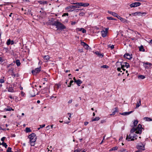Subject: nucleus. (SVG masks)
Listing matches in <instances>:
<instances>
[{
	"mask_svg": "<svg viewBox=\"0 0 152 152\" xmlns=\"http://www.w3.org/2000/svg\"><path fill=\"white\" fill-rule=\"evenodd\" d=\"M52 25L56 26L57 30L62 31L63 30L66 28V27L64 25L58 21H54L52 23Z\"/></svg>",
	"mask_w": 152,
	"mask_h": 152,
	"instance_id": "1",
	"label": "nucleus"
},
{
	"mask_svg": "<svg viewBox=\"0 0 152 152\" xmlns=\"http://www.w3.org/2000/svg\"><path fill=\"white\" fill-rule=\"evenodd\" d=\"M28 137L30 139V142L31 145L34 146L35 145V142L37 139L36 134L34 133H32L29 135Z\"/></svg>",
	"mask_w": 152,
	"mask_h": 152,
	"instance_id": "2",
	"label": "nucleus"
},
{
	"mask_svg": "<svg viewBox=\"0 0 152 152\" xmlns=\"http://www.w3.org/2000/svg\"><path fill=\"white\" fill-rule=\"evenodd\" d=\"M145 145L142 142L138 143L136 145V148L138 150H140L141 151L145 150Z\"/></svg>",
	"mask_w": 152,
	"mask_h": 152,
	"instance_id": "3",
	"label": "nucleus"
},
{
	"mask_svg": "<svg viewBox=\"0 0 152 152\" xmlns=\"http://www.w3.org/2000/svg\"><path fill=\"white\" fill-rule=\"evenodd\" d=\"M143 129L142 127V125L140 124H139L137 127L135 128L136 132L135 133L140 134L142 133V129Z\"/></svg>",
	"mask_w": 152,
	"mask_h": 152,
	"instance_id": "4",
	"label": "nucleus"
},
{
	"mask_svg": "<svg viewBox=\"0 0 152 152\" xmlns=\"http://www.w3.org/2000/svg\"><path fill=\"white\" fill-rule=\"evenodd\" d=\"M41 70V67L40 66L39 68H37L32 71L31 72L34 75H36L37 73H39Z\"/></svg>",
	"mask_w": 152,
	"mask_h": 152,
	"instance_id": "5",
	"label": "nucleus"
},
{
	"mask_svg": "<svg viewBox=\"0 0 152 152\" xmlns=\"http://www.w3.org/2000/svg\"><path fill=\"white\" fill-rule=\"evenodd\" d=\"M143 65L145 69H149L151 66L152 65V64L148 62H143Z\"/></svg>",
	"mask_w": 152,
	"mask_h": 152,
	"instance_id": "6",
	"label": "nucleus"
},
{
	"mask_svg": "<svg viewBox=\"0 0 152 152\" xmlns=\"http://www.w3.org/2000/svg\"><path fill=\"white\" fill-rule=\"evenodd\" d=\"M140 3L139 2H135L130 4V6L131 7H134L140 6L141 5Z\"/></svg>",
	"mask_w": 152,
	"mask_h": 152,
	"instance_id": "7",
	"label": "nucleus"
},
{
	"mask_svg": "<svg viewBox=\"0 0 152 152\" xmlns=\"http://www.w3.org/2000/svg\"><path fill=\"white\" fill-rule=\"evenodd\" d=\"M124 57L130 60L132 57V54H129L128 53H126L124 56Z\"/></svg>",
	"mask_w": 152,
	"mask_h": 152,
	"instance_id": "8",
	"label": "nucleus"
},
{
	"mask_svg": "<svg viewBox=\"0 0 152 152\" xmlns=\"http://www.w3.org/2000/svg\"><path fill=\"white\" fill-rule=\"evenodd\" d=\"M78 5H79V7L80 6H82L84 7H87L89 5V4L87 3H77Z\"/></svg>",
	"mask_w": 152,
	"mask_h": 152,
	"instance_id": "9",
	"label": "nucleus"
},
{
	"mask_svg": "<svg viewBox=\"0 0 152 152\" xmlns=\"http://www.w3.org/2000/svg\"><path fill=\"white\" fill-rule=\"evenodd\" d=\"M81 45L83 46L84 48L86 49H88L89 46L86 43L81 42Z\"/></svg>",
	"mask_w": 152,
	"mask_h": 152,
	"instance_id": "10",
	"label": "nucleus"
},
{
	"mask_svg": "<svg viewBox=\"0 0 152 152\" xmlns=\"http://www.w3.org/2000/svg\"><path fill=\"white\" fill-rule=\"evenodd\" d=\"M133 135V134L130 133L129 136L127 135L126 139L128 140L129 141H132L131 140L132 139Z\"/></svg>",
	"mask_w": 152,
	"mask_h": 152,
	"instance_id": "11",
	"label": "nucleus"
},
{
	"mask_svg": "<svg viewBox=\"0 0 152 152\" xmlns=\"http://www.w3.org/2000/svg\"><path fill=\"white\" fill-rule=\"evenodd\" d=\"M101 33L102 36L103 37H106L107 35V33L106 32L104 31V30L102 31L101 32Z\"/></svg>",
	"mask_w": 152,
	"mask_h": 152,
	"instance_id": "12",
	"label": "nucleus"
},
{
	"mask_svg": "<svg viewBox=\"0 0 152 152\" xmlns=\"http://www.w3.org/2000/svg\"><path fill=\"white\" fill-rule=\"evenodd\" d=\"M4 111H10L11 110H14L12 108L10 107L9 106H7V108H4Z\"/></svg>",
	"mask_w": 152,
	"mask_h": 152,
	"instance_id": "13",
	"label": "nucleus"
},
{
	"mask_svg": "<svg viewBox=\"0 0 152 152\" xmlns=\"http://www.w3.org/2000/svg\"><path fill=\"white\" fill-rule=\"evenodd\" d=\"M108 12L115 17L117 15V14L114 12L108 11Z\"/></svg>",
	"mask_w": 152,
	"mask_h": 152,
	"instance_id": "14",
	"label": "nucleus"
},
{
	"mask_svg": "<svg viewBox=\"0 0 152 152\" xmlns=\"http://www.w3.org/2000/svg\"><path fill=\"white\" fill-rule=\"evenodd\" d=\"M75 83H76L78 86H80V84L82 83V82L80 80L78 79L77 81H75Z\"/></svg>",
	"mask_w": 152,
	"mask_h": 152,
	"instance_id": "15",
	"label": "nucleus"
},
{
	"mask_svg": "<svg viewBox=\"0 0 152 152\" xmlns=\"http://www.w3.org/2000/svg\"><path fill=\"white\" fill-rule=\"evenodd\" d=\"M76 4V5H72L70 6V8L71 9H75V8H79V5H78L77 3Z\"/></svg>",
	"mask_w": 152,
	"mask_h": 152,
	"instance_id": "16",
	"label": "nucleus"
},
{
	"mask_svg": "<svg viewBox=\"0 0 152 152\" xmlns=\"http://www.w3.org/2000/svg\"><path fill=\"white\" fill-rule=\"evenodd\" d=\"M133 111H131L129 112H125L124 113H121V114L123 115H129V114H130L131 113L133 112Z\"/></svg>",
	"mask_w": 152,
	"mask_h": 152,
	"instance_id": "17",
	"label": "nucleus"
},
{
	"mask_svg": "<svg viewBox=\"0 0 152 152\" xmlns=\"http://www.w3.org/2000/svg\"><path fill=\"white\" fill-rule=\"evenodd\" d=\"M118 107L115 108L114 111L112 112V113L110 115H114L115 114V113L118 112Z\"/></svg>",
	"mask_w": 152,
	"mask_h": 152,
	"instance_id": "18",
	"label": "nucleus"
},
{
	"mask_svg": "<svg viewBox=\"0 0 152 152\" xmlns=\"http://www.w3.org/2000/svg\"><path fill=\"white\" fill-rule=\"evenodd\" d=\"M96 54L98 55V56L101 58H102L103 57V55L100 53L98 51H96L95 52Z\"/></svg>",
	"mask_w": 152,
	"mask_h": 152,
	"instance_id": "19",
	"label": "nucleus"
},
{
	"mask_svg": "<svg viewBox=\"0 0 152 152\" xmlns=\"http://www.w3.org/2000/svg\"><path fill=\"white\" fill-rule=\"evenodd\" d=\"M124 64H125V65H124V64L122 65L121 63V66H124V67H126L127 68H128L129 67L130 65H129V64L128 63H127L126 62H124Z\"/></svg>",
	"mask_w": 152,
	"mask_h": 152,
	"instance_id": "20",
	"label": "nucleus"
},
{
	"mask_svg": "<svg viewBox=\"0 0 152 152\" xmlns=\"http://www.w3.org/2000/svg\"><path fill=\"white\" fill-rule=\"evenodd\" d=\"M38 3L41 4H45L47 3V1H38Z\"/></svg>",
	"mask_w": 152,
	"mask_h": 152,
	"instance_id": "21",
	"label": "nucleus"
},
{
	"mask_svg": "<svg viewBox=\"0 0 152 152\" xmlns=\"http://www.w3.org/2000/svg\"><path fill=\"white\" fill-rule=\"evenodd\" d=\"M8 91L11 92H14V91L12 87H10L8 89Z\"/></svg>",
	"mask_w": 152,
	"mask_h": 152,
	"instance_id": "22",
	"label": "nucleus"
},
{
	"mask_svg": "<svg viewBox=\"0 0 152 152\" xmlns=\"http://www.w3.org/2000/svg\"><path fill=\"white\" fill-rule=\"evenodd\" d=\"M140 14H141L140 12H135L132 13V15L134 16L136 15H140Z\"/></svg>",
	"mask_w": 152,
	"mask_h": 152,
	"instance_id": "23",
	"label": "nucleus"
},
{
	"mask_svg": "<svg viewBox=\"0 0 152 152\" xmlns=\"http://www.w3.org/2000/svg\"><path fill=\"white\" fill-rule=\"evenodd\" d=\"M139 48V50L140 51L144 52L145 50L143 46L141 45Z\"/></svg>",
	"mask_w": 152,
	"mask_h": 152,
	"instance_id": "24",
	"label": "nucleus"
},
{
	"mask_svg": "<svg viewBox=\"0 0 152 152\" xmlns=\"http://www.w3.org/2000/svg\"><path fill=\"white\" fill-rule=\"evenodd\" d=\"M144 120H145L146 121H152V119H151L149 118L145 117L143 118Z\"/></svg>",
	"mask_w": 152,
	"mask_h": 152,
	"instance_id": "25",
	"label": "nucleus"
},
{
	"mask_svg": "<svg viewBox=\"0 0 152 152\" xmlns=\"http://www.w3.org/2000/svg\"><path fill=\"white\" fill-rule=\"evenodd\" d=\"M15 63L18 66H19L20 65V63L19 60L17 59L15 61Z\"/></svg>",
	"mask_w": 152,
	"mask_h": 152,
	"instance_id": "26",
	"label": "nucleus"
},
{
	"mask_svg": "<svg viewBox=\"0 0 152 152\" xmlns=\"http://www.w3.org/2000/svg\"><path fill=\"white\" fill-rule=\"evenodd\" d=\"M100 118L99 117H96L95 118L92 119L91 120L92 121H98L99 120Z\"/></svg>",
	"mask_w": 152,
	"mask_h": 152,
	"instance_id": "27",
	"label": "nucleus"
},
{
	"mask_svg": "<svg viewBox=\"0 0 152 152\" xmlns=\"http://www.w3.org/2000/svg\"><path fill=\"white\" fill-rule=\"evenodd\" d=\"M10 71V69H9V71ZM10 71H12V74H11V75L12 76V77H13V78H14L16 76H17V77H18V75H16V74H15L14 72H13V69H11L10 70Z\"/></svg>",
	"mask_w": 152,
	"mask_h": 152,
	"instance_id": "28",
	"label": "nucleus"
},
{
	"mask_svg": "<svg viewBox=\"0 0 152 152\" xmlns=\"http://www.w3.org/2000/svg\"><path fill=\"white\" fill-rule=\"evenodd\" d=\"M137 135L135 134H133L132 137V139H131L132 140H134V139H137Z\"/></svg>",
	"mask_w": 152,
	"mask_h": 152,
	"instance_id": "29",
	"label": "nucleus"
},
{
	"mask_svg": "<svg viewBox=\"0 0 152 152\" xmlns=\"http://www.w3.org/2000/svg\"><path fill=\"white\" fill-rule=\"evenodd\" d=\"M26 132L28 133L31 132V130L29 128L26 127Z\"/></svg>",
	"mask_w": 152,
	"mask_h": 152,
	"instance_id": "30",
	"label": "nucleus"
},
{
	"mask_svg": "<svg viewBox=\"0 0 152 152\" xmlns=\"http://www.w3.org/2000/svg\"><path fill=\"white\" fill-rule=\"evenodd\" d=\"M3 146H4L6 148H7V145L6 143L4 142H3L1 144Z\"/></svg>",
	"mask_w": 152,
	"mask_h": 152,
	"instance_id": "31",
	"label": "nucleus"
},
{
	"mask_svg": "<svg viewBox=\"0 0 152 152\" xmlns=\"http://www.w3.org/2000/svg\"><path fill=\"white\" fill-rule=\"evenodd\" d=\"M136 132V129L134 127L132 128L130 130V133L133 134V133L134 132Z\"/></svg>",
	"mask_w": 152,
	"mask_h": 152,
	"instance_id": "32",
	"label": "nucleus"
},
{
	"mask_svg": "<svg viewBox=\"0 0 152 152\" xmlns=\"http://www.w3.org/2000/svg\"><path fill=\"white\" fill-rule=\"evenodd\" d=\"M138 123V121L137 120H134L133 123L134 126H136L137 125Z\"/></svg>",
	"mask_w": 152,
	"mask_h": 152,
	"instance_id": "33",
	"label": "nucleus"
},
{
	"mask_svg": "<svg viewBox=\"0 0 152 152\" xmlns=\"http://www.w3.org/2000/svg\"><path fill=\"white\" fill-rule=\"evenodd\" d=\"M118 148V147L117 146H115L114 147H113L112 148H111L110 150V151H115L117 150Z\"/></svg>",
	"mask_w": 152,
	"mask_h": 152,
	"instance_id": "34",
	"label": "nucleus"
},
{
	"mask_svg": "<svg viewBox=\"0 0 152 152\" xmlns=\"http://www.w3.org/2000/svg\"><path fill=\"white\" fill-rule=\"evenodd\" d=\"M120 20L121 22H123L124 23H126L127 21V20L126 19L122 18Z\"/></svg>",
	"mask_w": 152,
	"mask_h": 152,
	"instance_id": "35",
	"label": "nucleus"
},
{
	"mask_svg": "<svg viewBox=\"0 0 152 152\" xmlns=\"http://www.w3.org/2000/svg\"><path fill=\"white\" fill-rule=\"evenodd\" d=\"M108 48H110L111 49H113L114 48V46L113 45H107Z\"/></svg>",
	"mask_w": 152,
	"mask_h": 152,
	"instance_id": "36",
	"label": "nucleus"
},
{
	"mask_svg": "<svg viewBox=\"0 0 152 152\" xmlns=\"http://www.w3.org/2000/svg\"><path fill=\"white\" fill-rule=\"evenodd\" d=\"M50 57L49 56H45L44 57V58L45 60H49Z\"/></svg>",
	"mask_w": 152,
	"mask_h": 152,
	"instance_id": "37",
	"label": "nucleus"
},
{
	"mask_svg": "<svg viewBox=\"0 0 152 152\" xmlns=\"http://www.w3.org/2000/svg\"><path fill=\"white\" fill-rule=\"evenodd\" d=\"M141 105V101L140 100H139V102H138L137 103L136 105V107H138L139 106H140Z\"/></svg>",
	"mask_w": 152,
	"mask_h": 152,
	"instance_id": "38",
	"label": "nucleus"
},
{
	"mask_svg": "<svg viewBox=\"0 0 152 152\" xmlns=\"http://www.w3.org/2000/svg\"><path fill=\"white\" fill-rule=\"evenodd\" d=\"M12 148L10 147H8L7 150V152H12L11 150Z\"/></svg>",
	"mask_w": 152,
	"mask_h": 152,
	"instance_id": "39",
	"label": "nucleus"
},
{
	"mask_svg": "<svg viewBox=\"0 0 152 152\" xmlns=\"http://www.w3.org/2000/svg\"><path fill=\"white\" fill-rule=\"evenodd\" d=\"M138 77L142 79H143L145 78V76L143 75H139Z\"/></svg>",
	"mask_w": 152,
	"mask_h": 152,
	"instance_id": "40",
	"label": "nucleus"
},
{
	"mask_svg": "<svg viewBox=\"0 0 152 152\" xmlns=\"http://www.w3.org/2000/svg\"><path fill=\"white\" fill-rule=\"evenodd\" d=\"M140 13L141 14L140 15H141V16H145L147 14V13L146 12H140Z\"/></svg>",
	"mask_w": 152,
	"mask_h": 152,
	"instance_id": "41",
	"label": "nucleus"
},
{
	"mask_svg": "<svg viewBox=\"0 0 152 152\" xmlns=\"http://www.w3.org/2000/svg\"><path fill=\"white\" fill-rule=\"evenodd\" d=\"M101 67L102 68H104L107 69V68H108L109 66L107 65H102V66H101Z\"/></svg>",
	"mask_w": 152,
	"mask_h": 152,
	"instance_id": "42",
	"label": "nucleus"
},
{
	"mask_svg": "<svg viewBox=\"0 0 152 152\" xmlns=\"http://www.w3.org/2000/svg\"><path fill=\"white\" fill-rule=\"evenodd\" d=\"M6 43H7V45H9L10 44H11V40H10V39H8V40L7 41V42Z\"/></svg>",
	"mask_w": 152,
	"mask_h": 152,
	"instance_id": "43",
	"label": "nucleus"
},
{
	"mask_svg": "<svg viewBox=\"0 0 152 152\" xmlns=\"http://www.w3.org/2000/svg\"><path fill=\"white\" fill-rule=\"evenodd\" d=\"M74 81L72 80H71L70 83L69 84V85L67 86V87H70L72 85V84L73 83Z\"/></svg>",
	"mask_w": 152,
	"mask_h": 152,
	"instance_id": "44",
	"label": "nucleus"
},
{
	"mask_svg": "<svg viewBox=\"0 0 152 152\" xmlns=\"http://www.w3.org/2000/svg\"><path fill=\"white\" fill-rule=\"evenodd\" d=\"M79 15L80 16H84L85 15V13L83 12H82L80 13L79 14Z\"/></svg>",
	"mask_w": 152,
	"mask_h": 152,
	"instance_id": "45",
	"label": "nucleus"
},
{
	"mask_svg": "<svg viewBox=\"0 0 152 152\" xmlns=\"http://www.w3.org/2000/svg\"><path fill=\"white\" fill-rule=\"evenodd\" d=\"M107 18L108 20H113L114 18L111 17H107Z\"/></svg>",
	"mask_w": 152,
	"mask_h": 152,
	"instance_id": "46",
	"label": "nucleus"
},
{
	"mask_svg": "<svg viewBox=\"0 0 152 152\" xmlns=\"http://www.w3.org/2000/svg\"><path fill=\"white\" fill-rule=\"evenodd\" d=\"M45 124H43L42 125H40V127L39 128H38V129H40L42 128L43 127H44L45 126Z\"/></svg>",
	"mask_w": 152,
	"mask_h": 152,
	"instance_id": "47",
	"label": "nucleus"
},
{
	"mask_svg": "<svg viewBox=\"0 0 152 152\" xmlns=\"http://www.w3.org/2000/svg\"><path fill=\"white\" fill-rule=\"evenodd\" d=\"M4 82V79H0V83H3Z\"/></svg>",
	"mask_w": 152,
	"mask_h": 152,
	"instance_id": "48",
	"label": "nucleus"
},
{
	"mask_svg": "<svg viewBox=\"0 0 152 152\" xmlns=\"http://www.w3.org/2000/svg\"><path fill=\"white\" fill-rule=\"evenodd\" d=\"M69 14L68 13H64L62 15V17L65 16H68Z\"/></svg>",
	"mask_w": 152,
	"mask_h": 152,
	"instance_id": "49",
	"label": "nucleus"
},
{
	"mask_svg": "<svg viewBox=\"0 0 152 152\" xmlns=\"http://www.w3.org/2000/svg\"><path fill=\"white\" fill-rule=\"evenodd\" d=\"M6 138V137H2L1 139V140L2 141H3V142H4V140H5V139Z\"/></svg>",
	"mask_w": 152,
	"mask_h": 152,
	"instance_id": "50",
	"label": "nucleus"
},
{
	"mask_svg": "<svg viewBox=\"0 0 152 152\" xmlns=\"http://www.w3.org/2000/svg\"><path fill=\"white\" fill-rule=\"evenodd\" d=\"M82 32L83 33H86V31L85 29H84V28H83V29H82Z\"/></svg>",
	"mask_w": 152,
	"mask_h": 152,
	"instance_id": "51",
	"label": "nucleus"
},
{
	"mask_svg": "<svg viewBox=\"0 0 152 152\" xmlns=\"http://www.w3.org/2000/svg\"><path fill=\"white\" fill-rule=\"evenodd\" d=\"M106 122V121L105 120H103L101 121V123L102 124H103L104 123Z\"/></svg>",
	"mask_w": 152,
	"mask_h": 152,
	"instance_id": "52",
	"label": "nucleus"
},
{
	"mask_svg": "<svg viewBox=\"0 0 152 152\" xmlns=\"http://www.w3.org/2000/svg\"><path fill=\"white\" fill-rule=\"evenodd\" d=\"M115 17H117L118 19H119L120 20H121V17L120 16L118 15V14H117V16H116Z\"/></svg>",
	"mask_w": 152,
	"mask_h": 152,
	"instance_id": "53",
	"label": "nucleus"
},
{
	"mask_svg": "<svg viewBox=\"0 0 152 152\" xmlns=\"http://www.w3.org/2000/svg\"><path fill=\"white\" fill-rule=\"evenodd\" d=\"M121 68H120L118 67L117 69V70L119 72H122V71H121Z\"/></svg>",
	"mask_w": 152,
	"mask_h": 152,
	"instance_id": "54",
	"label": "nucleus"
},
{
	"mask_svg": "<svg viewBox=\"0 0 152 152\" xmlns=\"http://www.w3.org/2000/svg\"><path fill=\"white\" fill-rule=\"evenodd\" d=\"M76 23L75 22L72 21L71 24L72 25H74Z\"/></svg>",
	"mask_w": 152,
	"mask_h": 152,
	"instance_id": "55",
	"label": "nucleus"
},
{
	"mask_svg": "<svg viewBox=\"0 0 152 152\" xmlns=\"http://www.w3.org/2000/svg\"><path fill=\"white\" fill-rule=\"evenodd\" d=\"M82 29H83V28H77V30H78V31H82Z\"/></svg>",
	"mask_w": 152,
	"mask_h": 152,
	"instance_id": "56",
	"label": "nucleus"
},
{
	"mask_svg": "<svg viewBox=\"0 0 152 152\" xmlns=\"http://www.w3.org/2000/svg\"><path fill=\"white\" fill-rule=\"evenodd\" d=\"M72 102V99H71L68 102V103L70 104Z\"/></svg>",
	"mask_w": 152,
	"mask_h": 152,
	"instance_id": "57",
	"label": "nucleus"
},
{
	"mask_svg": "<svg viewBox=\"0 0 152 152\" xmlns=\"http://www.w3.org/2000/svg\"><path fill=\"white\" fill-rule=\"evenodd\" d=\"M124 66H121V68L122 69V70L123 71H125V69L124 68Z\"/></svg>",
	"mask_w": 152,
	"mask_h": 152,
	"instance_id": "58",
	"label": "nucleus"
},
{
	"mask_svg": "<svg viewBox=\"0 0 152 152\" xmlns=\"http://www.w3.org/2000/svg\"><path fill=\"white\" fill-rule=\"evenodd\" d=\"M70 6H68L66 8V10H68L69 9H71L70 8Z\"/></svg>",
	"mask_w": 152,
	"mask_h": 152,
	"instance_id": "59",
	"label": "nucleus"
},
{
	"mask_svg": "<svg viewBox=\"0 0 152 152\" xmlns=\"http://www.w3.org/2000/svg\"><path fill=\"white\" fill-rule=\"evenodd\" d=\"M108 28H106L105 29V31H104L106 32L107 33L108 31Z\"/></svg>",
	"mask_w": 152,
	"mask_h": 152,
	"instance_id": "60",
	"label": "nucleus"
},
{
	"mask_svg": "<svg viewBox=\"0 0 152 152\" xmlns=\"http://www.w3.org/2000/svg\"><path fill=\"white\" fill-rule=\"evenodd\" d=\"M121 152H128V151L124 149Z\"/></svg>",
	"mask_w": 152,
	"mask_h": 152,
	"instance_id": "61",
	"label": "nucleus"
},
{
	"mask_svg": "<svg viewBox=\"0 0 152 152\" xmlns=\"http://www.w3.org/2000/svg\"><path fill=\"white\" fill-rule=\"evenodd\" d=\"M88 123L87 122H85L84 123V125L85 126H86Z\"/></svg>",
	"mask_w": 152,
	"mask_h": 152,
	"instance_id": "62",
	"label": "nucleus"
},
{
	"mask_svg": "<svg viewBox=\"0 0 152 152\" xmlns=\"http://www.w3.org/2000/svg\"><path fill=\"white\" fill-rule=\"evenodd\" d=\"M3 59L1 58V57H0V62H3Z\"/></svg>",
	"mask_w": 152,
	"mask_h": 152,
	"instance_id": "63",
	"label": "nucleus"
},
{
	"mask_svg": "<svg viewBox=\"0 0 152 152\" xmlns=\"http://www.w3.org/2000/svg\"><path fill=\"white\" fill-rule=\"evenodd\" d=\"M9 97L11 99H13L14 98L12 97L11 96H9Z\"/></svg>",
	"mask_w": 152,
	"mask_h": 152,
	"instance_id": "64",
	"label": "nucleus"
}]
</instances>
